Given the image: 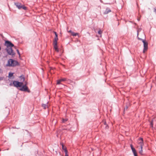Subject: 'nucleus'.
Masks as SVG:
<instances>
[{"instance_id": "f257e3e1", "label": "nucleus", "mask_w": 156, "mask_h": 156, "mask_svg": "<svg viewBox=\"0 0 156 156\" xmlns=\"http://www.w3.org/2000/svg\"><path fill=\"white\" fill-rule=\"evenodd\" d=\"M8 63L9 66H15L19 65V63L17 61L11 59H9L8 60Z\"/></svg>"}, {"instance_id": "f03ea898", "label": "nucleus", "mask_w": 156, "mask_h": 156, "mask_svg": "<svg viewBox=\"0 0 156 156\" xmlns=\"http://www.w3.org/2000/svg\"><path fill=\"white\" fill-rule=\"evenodd\" d=\"M138 39L139 40L141 41L144 43V49L143 52L145 53V52L147 50L148 48V43L144 39H142L139 37H137Z\"/></svg>"}, {"instance_id": "7ed1b4c3", "label": "nucleus", "mask_w": 156, "mask_h": 156, "mask_svg": "<svg viewBox=\"0 0 156 156\" xmlns=\"http://www.w3.org/2000/svg\"><path fill=\"white\" fill-rule=\"evenodd\" d=\"M15 5L16 7L19 9H20L22 8L23 9L26 10L27 9V8L24 5H23L20 3L16 2L15 3Z\"/></svg>"}, {"instance_id": "20e7f679", "label": "nucleus", "mask_w": 156, "mask_h": 156, "mask_svg": "<svg viewBox=\"0 0 156 156\" xmlns=\"http://www.w3.org/2000/svg\"><path fill=\"white\" fill-rule=\"evenodd\" d=\"M6 51L8 54L9 55H14L15 54V53L13 51V50L12 49V48H6Z\"/></svg>"}, {"instance_id": "39448f33", "label": "nucleus", "mask_w": 156, "mask_h": 156, "mask_svg": "<svg viewBox=\"0 0 156 156\" xmlns=\"http://www.w3.org/2000/svg\"><path fill=\"white\" fill-rule=\"evenodd\" d=\"M13 84L15 87H21L23 84V83L17 81H14L13 82Z\"/></svg>"}, {"instance_id": "423d86ee", "label": "nucleus", "mask_w": 156, "mask_h": 156, "mask_svg": "<svg viewBox=\"0 0 156 156\" xmlns=\"http://www.w3.org/2000/svg\"><path fill=\"white\" fill-rule=\"evenodd\" d=\"M5 45L7 47V48H12L14 46V44H12L10 41H7L5 43Z\"/></svg>"}, {"instance_id": "0eeeda50", "label": "nucleus", "mask_w": 156, "mask_h": 156, "mask_svg": "<svg viewBox=\"0 0 156 156\" xmlns=\"http://www.w3.org/2000/svg\"><path fill=\"white\" fill-rule=\"evenodd\" d=\"M20 90L23 91L30 92V90H29L28 87H27L26 85H23L20 89Z\"/></svg>"}, {"instance_id": "6e6552de", "label": "nucleus", "mask_w": 156, "mask_h": 156, "mask_svg": "<svg viewBox=\"0 0 156 156\" xmlns=\"http://www.w3.org/2000/svg\"><path fill=\"white\" fill-rule=\"evenodd\" d=\"M138 144L140 145V147H143L144 146L143 140L142 138H140L138 140Z\"/></svg>"}, {"instance_id": "1a4fd4ad", "label": "nucleus", "mask_w": 156, "mask_h": 156, "mask_svg": "<svg viewBox=\"0 0 156 156\" xmlns=\"http://www.w3.org/2000/svg\"><path fill=\"white\" fill-rule=\"evenodd\" d=\"M54 47L55 50L57 51L58 52L59 51L58 49V48L57 46V43H53Z\"/></svg>"}, {"instance_id": "9d476101", "label": "nucleus", "mask_w": 156, "mask_h": 156, "mask_svg": "<svg viewBox=\"0 0 156 156\" xmlns=\"http://www.w3.org/2000/svg\"><path fill=\"white\" fill-rule=\"evenodd\" d=\"M111 12V10L109 8H107L105 11L104 12V14H108V13Z\"/></svg>"}, {"instance_id": "9b49d317", "label": "nucleus", "mask_w": 156, "mask_h": 156, "mask_svg": "<svg viewBox=\"0 0 156 156\" xmlns=\"http://www.w3.org/2000/svg\"><path fill=\"white\" fill-rule=\"evenodd\" d=\"M48 103V102L46 104H42V106L43 107V108L44 109H45L47 108H48V106L47 105V104Z\"/></svg>"}, {"instance_id": "f8f14e48", "label": "nucleus", "mask_w": 156, "mask_h": 156, "mask_svg": "<svg viewBox=\"0 0 156 156\" xmlns=\"http://www.w3.org/2000/svg\"><path fill=\"white\" fill-rule=\"evenodd\" d=\"M20 81H22V82H23L24 80H25V78L24 77V76L23 75H21L20 77Z\"/></svg>"}, {"instance_id": "ddd939ff", "label": "nucleus", "mask_w": 156, "mask_h": 156, "mask_svg": "<svg viewBox=\"0 0 156 156\" xmlns=\"http://www.w3.org/2000/svg\"><path fill=\"white\" fill-rule=\"evenodd\" d=\"M130 146L131 147V149L132 150V152L133 153L136 152V150H135V148L133 147V146L132 145V144H131L130 145Z\"/></svg>"}, {"instance_id": "4468645a", "label": "nucleus", "mask_w": 156, "mask_h": 156, "mask_svg": "<svg viewBox=\"0 0 156 156\" xmlns=\"http://www.w3.org/2000/svg\"><path fill=\"white\" fill-rule=\"evenodd\" d=\"M58 40V36H55L54 38V41H53V43H57V41Z\"/></svg>"}, {"instance_id": "2eb2a0df", "label": "nucleus", "mask_w": 156, "mask_h": 156, "mask_svg": "<svg viewBox=\"0 0 156 156\" xmlns=\"http://www.w3.org/2000/svg\"><path fill=\"white\" fill-rule=\"evenodd\" d=\"M71 35H73V36H75L76 35H78V33H75L74 32H72V34H71Z\"/></svg>"}, {"instance_id": "dca6fc26", "label": "nucleus", "mask_w": 156, "mask_h": 156, "mask_svg": "<svg viewBox=\"0 0 156 156\" xmlns=\"http://www.w3.org/2000/svg\"><path fill=\"white\" fill-rule=\"evenodd\" d=\"M13 73H9L8 77L9 78H10L13 76Z\"/></svg>"}, {"instance_id": "f3484780", "label": "nucleus", "mask_w": 156, "mask_h": 156, "mask_svg": "<svg viewBox=\"0 0 156 156\" xmlns=\"http://www.w3.org/2000/svg\"><path fill=\"white\" fill-rule=\"evenodd\" d=\"M64 151L65 152V156H69L67 154L68 151L66 149V148H65V149H64Z\"/></svg>"}, {"instance_id": "a211bd4d", "label": "nucleus", "mask_w": 156, "mask_h": 156, "mask_svg": "<svg viewBox=\"0 0 156 156\" xmlns=\"http://www.w3.org/2000/svg\"><path fill=\"white\" fill-rule=\"evenodd\" d=\"M143 147H140V149L139 150V153L141 154H143V150H142Z\"/></svg>"}, {"instance_id": "6ab92c4d", "label": "nucleus", "mask_w": 156, "mask_h": 156, "mask_svg": "<svg viewBox=\"0 0 156 156\" xmlns=\"http://www.w3.org/2000/svg\"><path fill=\"white\" fill-rule=\"evenodd\" d=\"M60 144L62 146V150L64 151V149H65V148H66V147L65 148L64 147V144L63 143H61Z\"/></svg>"}, {"instance_id": "aec40b11", "label": "nucleus", "mask_w": 156, "mask_h": 156, "mask_svg": "<svg viewBox=\"0 0 156 156\" xmlns=\"http://www.w3.org/2000/svg\"><path fill=\"white\" fill-rule=\"evenodd\" d=\"M68 120L67 119H63L62 120V122L63 123H64L65 122H66Z\"/></svg>"}, {"instance_id": "412c9836", "label": "nucleus", "mask_w": 156, "mask_h": 156, "mask_svg": "<svg viewBox=\"0 0 156 156\" xmlns=\"http://www.w3.org/2000/svg\"><path fill=\"white\" fill-rule=\"evenodd\" d=\"M61 82L60 80H57V84H60V82Z\"/></svg>"}, {"instance_id": "4be33fe9", "label": "nucleus", "mask_w": 156, "mask_h": 156, "mask_svg": "<svg viewBox=\"0 0 156 156\" xmlns=\"http://www.w3.org/2000/svg\"><path fill=\"white\" fill-rule=\"evenodd\" d=\"M61 80V81H66L67 80V79L66 78H62L61 79H60Z\"/></svg>"}, {"instance_id": "5701e85b", "label": "nucleus", "mask_w": 156, "mask_h": 156, "mask_svg": "<svg viewBox=\"0 0 156 156\" xmlns=\"http://www.w3.org/2000/svg\"><path fill=\"white\" fill-rule=\"evenodd\" d=\"M102 32L101 31V30H99L98 32V33L99 34L101 35V34L102 33Z\"/></svg>"}, {"instance_id": "b1692460", "label": "nucleus", "mask_w": 156, "mask_h": 156, "mask_svg": "<svg viewBox=\"0 0 156 156\" xmlns=\"http://www.w3.org/2000/svg\"><path fill=\"white\" fill-rule=\"evenodd\" d=\"M133 154L134 156H137V153H136V152H134L133 153Z\"/></svg>"}, {"instance_id": "393cba45", "label": "nucleus", "mask_w": 156, "mask_h": 156, "mask_svg": "<svg viewBox=\"0 0 156 156\" xmlns=\"http://www.w3.org/2000/svg\"><path fill=\"white\" fill-rule=\"evenodd\" d=\"M53 32L54 33V34H55V36H58V34H57V33L56 32L54 31Z\"/></svg>"}, {"instance_id": "a878e982", "label": "nucleus", "mask_w": 156, "mask_h": 156, "mask_svg": "<svg viewBox=\"0 0 156 156\" xmlns=\"http://www.w3.org/2000/svg\"><path fill=\"white\" fill-rule=\"evenodd\" d=\"M16 51H17V53L19 54V55L20 56V52H19V50L18 49H17Z\"/></svg>"}, {"instance_id": "bb28decb", "label": "nucleus", "mask_w": 156, "mask_h": 156, "mask_svg": "<svg viewBox=\"0 0 156 156\" xmlns=\"http://www.w3.org/2000/svg\"><path fill=\"white\" fill-rule=\"evenodd\" d=\"M68 32H69V33H71V34H72V32H73L71 30H69V31H68Z\"/></svg>"}, {"instance_id": "cd10ccee", "label": "nucleus", "mask_w": 156, "mask_h": 156, "mask_svg": "<svg viewBox=\"0 0 156 156\" xmlns=\"http://www.w3.org/2000/svg\"><path fill=\"white\" fill-rule=\"evenodd\" d=\"M139 29L137 30V36H138L139 35Z\"/></svg>"}, {"instance_id": "c85d7f7f", "label": "nucleus", "mask_w": 156, "mask_h": 156, "mask_svg": "<svg viewBox=\"0 0 156 156\" xmlns=\"http://www.w3.org/2000/svg\"><path fill=\"white\" fill-rule=\"evenodd\" d=\"M128 108V107L126 106V108H124V110H125V109L126 110Z\"/></svg>"}, {"instance_id": "c756f323", "label": "nucleus", "mask_w": 156, "mask_h": 156, "mask_svg": "<svg viewBox=\"0 0 156 156\" xmlns=\"http://www.w3.org/2000/svg\"><path fill=\"white\" fill-rule=\"evenodd\" d=\"M3 78L2 77H0V80H3Z\"/></svg>"}, {"instance_id": "7c9ffc66", "label": "nucleus", "mask_w": 156, "mask_h": 156, "mask_svg": "<svg viewBox=\"0 0 156 156\" xmlns=\"http://www.w3.org/2000/svg\"><path fill=\"white\" fill-rule=\"evenodd\" d=\"M151 125L152 127V125H153L152 122H151Z\"/></svg>"}, {"instance_id": "2f4dec72", "label": "nucleus", "mask_w": 156, "mask_h": 156, "mask_svg": "<svg viewBox=\"0 0 156 156\" xmlns=\"http://www.w3.org/2000/svg\"><path fill=\"white\" fill-rule=\"evenodd\" d=\"M100 1L101 2V3H103V2L102 1V0H100Z\"/></svg>"}, {"instance_id": "473e14b6", "label": "nucleus", "mask_w": 156, "mask_h": 156, "mask_svg": "<svg viewBox=\"0 0 156 156\" xmlns=\"http://www.w3.org/2000/svg\"><path fill=\"white\" fill-rule=\"evenodd\" d=\"M137 20H138V21H140V19L138 18L137 19Z\"/></svg>"}, {"instance_id": "72a5a7b5", "label": "nucleus", "mask_w": 156, "mask_h": 156, "mask_svg": "<svg viewBox=\"0 0 156 156\" xmlns=\"http://www.w3.org/2000/svg\"><path fill=\"white\" fill-rule=\"evenodd\" d=\"M105 4H110L109 3H105Z\"/></svg>"}]
</instances>
